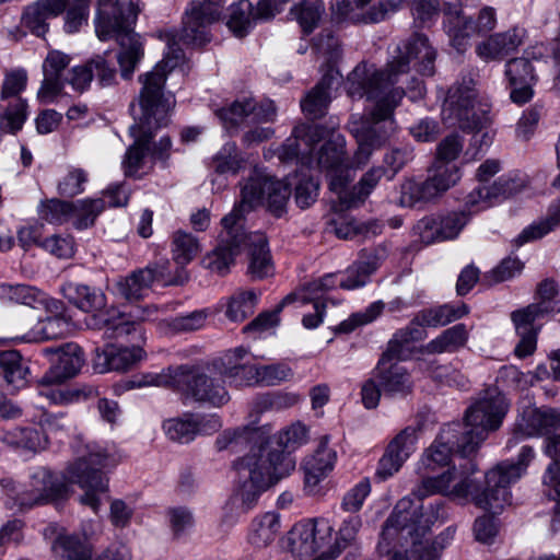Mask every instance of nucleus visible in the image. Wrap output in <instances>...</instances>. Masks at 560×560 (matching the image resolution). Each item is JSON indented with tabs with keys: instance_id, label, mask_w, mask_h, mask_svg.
<instances>
[{
	"instance_id": "1",
	"label": "nucleus",
	"mask_w": 560,
	"mask_h": 560,
	"mask_svg": "<svg viewBox=\"0 0 560 560\" xmlns=\"http://www.w3.org/2000/svg\"><path fill=\"white\" fill-rule=\"evenodd\" d=\"M460 425H445L436 440L428 447L418 465L421 482L412 490V495L400 499L393 513L385 522L382 530L384 540L395 538L411 540L413 546L421 544V538L436 522L445 516L442 502L423 506L421 500L432 494H443L453 498L470 497L476 506L493 514L501 512L511 502L510 486L516 482L534 457L529 446H523L516 463L502 462L487 471L483 482H476L464 472H458L455 466L446 471L430 476L436 469L447 466L453 453L468 457L474 453L462 451Z\"/></svg>"
},
{
	"instance_id": "2",
	"label": "nucleus",
	"mask_w": 560,
	"mask_h": 560,
	"mask_svg": "<svg viewBox=\"0 0 560 560\" xmlns=\"http://www.w3.org/2000/svg\"><path fill=\"white\" fill-rule=\"evenodd\" d=\"M395 52L384 69L360 62L347 78V93L351 98L366 97L375 102L368 115L353 117L349 122V131L358 139L359 154L363 159L396 131L394 110L406 93L402 88L394 86L400 75L411 68L422 75H432L435 71L436 51L423 34H412Z\"/></svg>"
},
{
	"instance_id": "3",
	"label": "nucleus",
	"mask_w": 560,
	"mask_h": 560,
	"mask_svg": "<svg viewBox=\"0 0 560 560\" xmlns=\"http://www.w3.org/2000/svg\"><path fill=\"white\" fill-rule=\"evenodd\" d=\"M73 452L75 457L63 475L47 467H37L22 483L2 478L0 486L5 495L4 504L11 510L26 511L57 503L67 500L72 494L70 483H77L83 490L79 502L97 513L101 498L108 491V479L102 470L116 465L117 460L107 450L94 443H84L81 439L73 445Z\"/></svg>"
},
{
	"instance_id": "4",
	"label": "nucleus",
	"mask_w": 560,
	"mask_h": 560,
	"mask_svg": "<svg viewBox=\"0 0 560 560\" xmlns=\"http://www.w3.org/2000/svg\"><path fill=\"white\" fill-rule=\"evenodd\" d=\"M260 428L245 425L223 431L215 441L219 451L237 453L249 448V453L235 462V489L231 504L246 513L257 503L260 494L295 468V460L272 447Z\"/></svg>"
},
{
	"instance_id": "5",
	"label": "nucleus",
	"mask_w": 560,
	"mask_h": 560,
	"mask_svg": "<svg viewBox=\"0 0 560 560\" xmlns=\"http://www.w3.org/2000/svg\"><path fill=\"white\" fill-rule=\"evenodd\" d=\"M184 61L178 47H168L162 61L151 70L139 75L141 89L138 97L130 104L133 124L129 132L133 143L128 148L122 166L125 174L132 176L140 171L150 158V141L155 131L168 124L170 113L175 106L174 95L165 90L167 74Z\"/></svg>"
},
{
	"instance_id": "6",
	"label": "nucleus",
	"mask_w": 560,
	"mask_h": 560,
	"mask_svg": "<svg viewBox=\"0 0 560 560\" xmlns=\"http://www.w3.org/2000/svg\"><path fill=\"white\" fill-rule=\"evenodd\" d=\"M289 185L265 174L250 176L242 188L240 203L222 219L225 233L219 245L203 258L205 267L220 276L226 275L241 253L238 230H242L244 215L266 203L273 215L281 217L291 194Z\"/></svg>"
},
{
	"instance_id": "7",
	"label": "nucleus",
	"mask_w": 560,
	"mask_h": 560,
	"mask_svg": "<svg viewBox=\"0 0 560 560\" xmlns=\"http://www.w3.org/2000/svg\"><path fill=\"white\" fill-rule=\"evenodd\" d=\"M322 136L323 129L318 126H298L294 128L292 136L279 148L278 156L282 162L298 160L302 165L316 166L319 170L332 173L330 188L342 199L341 194L347 184V179L342 177L343 171L351 166L365 164L372 153L363 159L360 156V148H358L353 162L350 163L345 152L346 140L343 136L332 135L328 141L320 143ZM355 140L358 139L355 138ZM357 144H359V141H357ZM380 148H374L371 152Z\"/></svg>"
},
{
	"instance_id": "8",
	"label": "nucleus",
	"mask_w": 560,
	"mask_h": 560,
	"mask_svg": "<svg viewBox=\"0 0 560 560\" xmlns=\"http://www.w3.org/2000/svg\"><path fill=\"white\" fill-rule=\"evenodd\" d=\"M221 370H200L197 366L183 364L170 366L156 374H144L128 382V387H171L195 401L221 408L226 405L231 396L222 380Z\"/></svg>"
},
{
	"instance_id": "9",
	"label": "nucleus",
	"mask_w": 560,
	"mask_h": 560,
	"mask_svg": "<svg viewBox=\"0 0 560 560\" xmlns=\"http://www.w3.org/2000/svg\"><path fill=\"white\" fill-rule=\"evenodd\" d=\"M138 2L130 0L126 13L118 0H97L96 35L101 40L115 38L119 43L118 62L125 79L131 75L142 56V45L131 28L139 12Z\"/></svg>"
},
{
	"instance_id": "10",
	"label": "nucleus",
	"mask_w": 560,
	"mask_h": 560,
	"mask_svg": "<svg viewBox=\"0 0 560 560\" xmlns=\"http://www.w3.org/2000/svg\"><path fill=\"white\" fill-rule=\"evenodd\" d=\"M490 104L477 89L471 74L462 75L447 91L442 117L450 126L479 132L490 122Z\"/></svg>"
},
{
	"instance_id": "11",
	"label": "nucleus",
	"mask_w": 560,
	"mask_h": 560,
	"mask_svg": "<svg viewBox=\"0 0 560 560\" xmlns=\"http://www.w3.org/2000/svg\"><path fill=\"white\" fill-rule=\"evenodd\" d=\"M509 405L497 387L487 388L466 410L465 422L460 425V444L465 453H476L490 431L500 428Z\"/></svg>"
},
{
	"instance_id": "12",
	"label": "nucleus",
	"mask_w": 560,
	"mask_h": 560,
	"mask_svg": "<svg viewBox=\"0 0 560 560\" xmlns=\"http://www.w3.org/2000/svg\"><path fill=\"white\" fill-rule=\"evenodd\" d=\"M497 11L493 7L481 8L474 19L466 15L460 9H452L451 4L444 9V31L450 44L457 50L464 51L475 35H485L497 26Z\"/></svg>"
},
{
	"instance_id": "13",
	"label": "nucleus",
	"mask_w": 560,
	"mask_h": 560,
	"mask_svg": "<svg viewBox=\"0 0 560 560\" xmlns=\"http://www.w3.org/2000/svg\"><path fill=\"white\" fill-rule=\"evenodd\" d=\"M224 4V0H191L183 15L179 40L191 46L208 43V28L221 19Z\"/></svg>"
},
{
	"instance_id": "14",
	"label": "nucleus",
	"mask_w": 560,
	"mask_h": 560,
	"mask_svg": "<svg viewBox=\"0 0 560 560\" xmlns=\"http://www.w3.org/2000/svg\"><path fill=\"white\" fill-rule=\"evenodd\" d=\"M276 114L277 109L271 101L258 104L254 97L247 95L236 97L231 104L215 112L225 129L236 128L246 118H250L253 122L272 121Z\"/></svg>"
},
{
	"instance_id": "15",
	"label": "nucleus",
	"mask_w": 560,
	"mask_h": 560,
	"mask_svg": "<svg viewBox=\"0 0 560 560\" xmlns=\"http://www.w3.org/2000/svg\"><path fill=\"white\" fill-rule=\"evenodd\" d=\"M168 265L170 261L164 259L121 277L115 284L117 294L127 301L145 298L152 284L165 278Z\"/></svg>"
},
{
	"instance_id": "16",
	"label": "nucleus",
	"mask_w": 560,
	"mask_h": 560,
	"mask_svg": "<svg viewBox=\"0 0 560 560\" xmlns=\"http://www.w3.org/2000/svg\"><path fill=\"white\" fill-rule=\"evenodd\" d=\"M420 425H408L401 430L388 444L378 462L376 476L385 480L396 474L415 451L417 433Z\"/></svg>"
},
{
	"instance_id": "17",
	"label": "nucleus",
	"mask_w": 560,
	"mask_h": 560,
	"mask_svg": "<svg viewBox=\"0 0 560 560\" xmlns=\"http://www.w3.org/2000/svg\"><path fill=\"white\" fill-rule=\"evenodd\" d=\"M504 77L511 88L513 103L523 105L534 97L533 85L538 80L535 65L525 58L513 57L504 65Z\"/></svg>"
},
{
	"instance_id": "18",
	"label": "nucleus",
	"mask_w": 560,
	"mask_h": 560,
	"mask_svg": "<svg viewBox=\"0 0 560 560\" xmlns=\"http://www.w3.org/2000/svg\"><path fill=\"white\" fill-rule=\"evenodd\" d=\"M398 346L399 340L397 338L389 342L387 351L383 354L376 368L377 377L385 394L408 395L413 387L408 371L398 363L386 366L390 358L400 355L397 349Z\"/></svg>"
},
{
	"instance_id": "19",
	"label": "nucleus",
	"mask_w": 560,
	"mask_h": 560,
	"mask_svg": "<svg viewBox=\"0 0 560 560\" xmlns=\"http://www.w3.org/2000/svg\"><path fill=\"white\" fill-rule=\"evenodd\" d=\"M241 252L248 250V273L254 280H261L273 275V262L268 248L267 238L262 233L247 234L242 224L238 230Z\"/></svg>"
},
{
	"instance_id": "20",
	"label": "nucleus",
	"mask_w": 560,
	"mask_h": 560,
	"mask_svg": "<svg viewBox=\"0 0 560 560\" xmlns=\"http://www.w3.org/2000/svg\"><path fill=\"white\" fill-rule=\"evenodd\" d=\"M94 75L102 86H107L114 82L116 71L103 56H96L84 65L73 67L65 81L75 92L83 93L89 89Z\"/></svg>"
},
{
	"instance_id": "21",
	"label": "nucleus",
	"mask_w": 560,
	"mask_h": 560,
	"mask_svg": "<svg viewBox=\"0 0 560 560\" xmlns=\"http://www.w3.org/2000/svg\"><path fill=\"white\" fill-rule=\"evenodd\" d=\"M56 353V361L38 381L42 386L61 384L73 377L83 365L82 350L78 345L68 343Z\"/></svg>"
},
{
	"instance_id": "22",
	"label": "nucleus",
	"mask_w": 560,
	"mask_h": 560,
	"mask_svg": "<svg viewBox=\"0 0 560 560\" xmlns=\"http://www.w3.org/2000/svg\"><path fill=\"white\" fill-rule=\"evenodd\" d=\"M144 352L140 347L117 348L108 345L103 349H96L92 365L97 373L110 371L122 372L131 369L142 360Z\"/></svg>"
},
{
	"instance_id": "23",
	"label": "nucleus",
	"mask_w": 560,
	"mask_h": 560,
	"mask_svg": "<svg viewBox=\"0 0 560 560\" xmlns=\"http://www.w3.org/2000/svg\"><path fill=\"white\" fill-rule=\"evenodd\" d=\"M341 79L338 70L329 68L301 102L302 110L312 119L322 117L327 110L331 91L339 86Z\"/></svg>"
},
{
	"instance_id": "24",
	"label": "nucleus",
	"mask_w": 560,
	"mask_h": 560,
	"mask_svg": "<svg viewBox=\"0 0 560 560\" xmlns=\"http://www.w3.org/2000/svg\"><path fill=\"white\" fill-rule=\"evenodd\" d=\"M387 254L385 245H380L373 249L361 250L359 260L348 268L346 278L339 281V285L347 290L363 287L368 282L369 277L387 257Z\"/></svg>"
},
{
	"instance_id": "25",
	"label": "nucleus",
	"mask_w": 560,
	"mask_h": 560,
	"mask_svg": "<svg viewBox=\"0 0 560 560\" xmlns=\"http://www.w3.org/2000/svg\"><path fill=\"white\" fill-rule=\"evenodd\" d=\"M336 452L328 446L327 438H323L313 455L305 458L303 464L305 487L310 493H315L316 486L334 468Z\"/></svg>"
},
{
	"instance_id": "26",
	"label": "nucleus",
	"mask_w": 560,
	"mask_h": 560,
	"mask_svg": "<svg viewBox=\"0 0 560 560\" xmlns=\"http://www.w3.org/2000/svg\"><path fill=\"white\" fill-rule=\"evenodd\" d=\"M0 298L33 310H45L48 313H58L61 308L59 301L49 299L44 292L28 285L2 284Z\"/></svg>"
},
{
	"instance_id": "27",
	"label": "nucleus",
	"mask_w": 560,
	"mask_h": 560,
	"mask_svg": "<svg viewBox=\"0 0 560 560\" xmlns=\"http://www.w3.org/2000/svg\"><path fill=\"white\" fill-rule=\"evenodd\" d=\"M402 5V0H382L371 7L365 13H355V3L350 0L337 1L334 5L336 13L341 18L349 19L353 23H378L397 12Z\"/></svg>"
},
{
	"instance_id": "28",
	"label": "nucleus",
	"mask_w": 560,
	"mask_h": 560,
	"mask_svg": "<svg viewBox=\"0 0 560 560\" xmlns=\"http://www.w3.org/2000/svg\"><path fill=\"white\" fill-rule=\"evenodd\" d=\"M538 312L540 311L536 306H526L511 314L515 330L521 338L515 347V354L518 358L528 357L536 350L537 328L534 324L537 320L535 316Z\"/></svg>"
},
{
	"instance_id": "29",
	"label": "nucleus",
	"mask_w": 560,
	"mask_h": 560,
	"mask_svg": "<svg viewBox=\"0 0 560 560\" xmlns=\"http://www.w3.org/2000/svg\"><path fill=\"white\" fill-rule=\"evenodd\" d=\"M63 296L74 306L86 313L102 315L106 305L105 294L97 289L79 283H67L62 288Z\"/></svg>"
},
{
	"instance_id": "30",
	"label": "nucleus",
	"mask_w": 560,
	"mask_h": 560,
	"mask_svg": "<svg viewBox=\"0 0 560 560\" xmlns=\"http://www.w3.org/2000/svg\"><path fill=\"white\" fill-rule=\"evenodd\" d=\"M0 441L10 447L24 448L32 452L44 450L48 443L44 432L34 428H14L4 431Z\"/></svg>"
},
{
	"instance_id": "31",
	"label": "nucleus",
	"mask_w": 560,
	"mask_h": 560,
	"mask_svg": "<svg viewBox=\"0 0 560 560\" xmlns=\"http://www.w3.org/2000/svg\"><path fill=\"white\" fill-rule=\"evenodd\" d=\"M62 310V307L60 308ZM58 313H50L46 318L36 317L37 324L28 332L22 336V340L26 342H39L49 339H57L65 336L68 329V323Z\"/></svg>"
},
{
	"instance_id": "32",
	"label": "nucleus",
	"mask_w": 560,
	"mask_h": 560,
	"mask_svg": "<svg viewBox=\"0 0 560 560\" xmlns=\"http://www.w3.org/2000/svg\"><path fill=\"white\" fill-rule=\"evenodd\" d=\"M443 195L441 188L429 176L423 182L407 180L401 186L400 203L413 207L419 202H429Z\"/></svg>"
},
{
	"instance_id": "33",
	"label": "nucleus",
	"mask_w": 560,
	"mask_h": 560,
	"mask_svg": "<svg viewBox=\"0 0 560 560\" xmlns=\"http://www.w3.org/2000/svg\"><path fill=\"white\" fill-rule=\"evenodd\" d=\"M88 326L93 329H103L106 338L114 339L135 331L137 322L131 317V314H117L110 317L93 315Z\"/></svg>"
},
{
	"instance_id": "34",
	"label": "nucleus",
	"mask_w": 560,
	"mask_h": 560,
	"mask_svg": "<svg viewBox=\"0 0 560 560\" xmlns=\"http://www.w3.org/2000/svg\"><path fill=\"white\" fill-rule=\"evenodd\" d=\"M361 526L362 521L359 515H350L345 518L339 526L336 536L332 537V540L329 542L328 549H325L320 557L332 559L338 557L342 550L355 541Z\"/></svg>"
},
{
	"instance_id": "35",
	"label": "nucleus",
	"mask_w": 560,
	"mask_h": 560,
	"mask_svg": "<svg viewBox=\"0 0 560 560\" xmlns=\"http://www.w3.org/2000/svg\"><path fill=\"white\" fill-rule=\"evenodd\" d=\"M27 374L28 366L18 351H0V377L9 385L15 389L24 387Z\"/></svg>"
},
{
	"instance_id": "36",
	"label": "nucleus",
	"mask_w": 560,
	"mask_h": 560,
	"mask_svg": "<svg viewBox=\"0 0 560 560\" xmlns=\"http://www.w3.org/2000/svg\"><path fill=\"white\" fill-rule=\"evenodd\" d=\"M468 312V307L464 303L458 305L444 304L420 312L416 320L421 326L439 327L462 318Z\"/></svg>"
},
{
	"instance_id": "37",
	"label": "nucleus",
	"mask_w": 560,
	"mask_h": 560,
	"mask_svg": "<svg viewBox=\"0 0 560 560\" xmlns=\"http://www.w3.org/2000/svg\"><path fill=\"white\" fill-rule=\"evenodd\" d=\"M279 530V515L275 512H267L254 520L248 540L257 548H265L275 541Z\"/></svg>"
},
{
	"instance_id": "38",
	"label": "nucleus",
	"mask_w": 560,
	"mask_h": 560,
	"mask_svg": "<svg viewBox=\"0 0 560 560\" xmlns=\"http://www.w3.org/2000/svg\"><path fill=\"white\" fill-rule=\"evenodd\" d=\"M290 13L303 33L310 34L319 25L325 14V4L322 0H303L293 5Z\"/></svg>"
},
{
	"instance_id": "39",
	"label": "nucleus",
	"mask_w": 560,
	"mask_h": 560,
	"mask_svg": "<svg viewBox=\"0 0 560 560\" xmlns=\"http://www.w3.org/2000/svg\"><path fill=\"white\" fill-rule=\"evenodd\" d=\"M527 176L521 172H515L499 177L488 186L494 205H499L522 192L527 187Z\"/></svg>"
},
{
	"instance_id": "40",
	"label": "nucleus",
	"mask_w": 560,
	"mask_h": 560,
	"mask_svg": "<svg viewBox=\"0 0 560 560\" xmlns=\"http://www.w3.org/2000/svg\"><path fill=\"white\" fill-rule=\"evenodd\" d=\"M558 225H560V200L550 206L545 219L534 222L529 226L525 228L515 238V243L517 246H521L527 242L539 240Z\"/></svg>"
},
{
	"instance_id": "41",
	"label": "nucleus",
	"mask_w": 560,
	"mask_h": 560,
	"mask_svg": "<svg viewBox=\"0 0 560 560\" xmlns=\"http://www.w3.org/2000/svg\"><path fill=\"white\" fill-rule=\"evenodd\" d=\"M469 332L464 324H457L444 330L433 339L428 349L434 353L451 352L464 347L468 340Z\"/></svg>"
},
{
	"instance_id": "42",
	"label": "nucleus",
	"mask_w": 560,
	"mask_h": 560,
	"mask_svg": "<svg viewBox=\"0 0 560 560\" xmlns=\"http://www.w3.org/2000/svg\"><path fill=\"white\" fill-rule=\"evenodd\" d=\"M201 250L198 240L190 233L178 230L172 237V254L179 266L189 264Z\"/></svg>"
},
{
	"instance_id": "43",
	"label": "nucleus",
	"mask_w": 560,
	"mask_h": 560,
	"mask_svg": "<svg viewBox=\"0 0 560 560\" xmlns=\"http://www.w3.org/2000/svg\"><path fill=\"white\" fill-rule=\"evenodd\" d=\"M255 20H262L257 14V7L254 9L248 0H240L231 7L228 25L237 37H243Z\"/></svg>"
},
{
	"instance_id": "44",
	"label": "nucleus",
	"mask_w": 560,
	"mask_h": 560,
	"mask_svg": "<svg viewBox=\"0 0 560 560\" xmlns=\"http://www.w3.org/2000/svg\"><path fill=\"white\" fill-rule=\"evenodd\" d=\"M257 303V293L253 290L235 292L229 300L225 312L226 317L235 323L245 320L254 313Z\"/></svg>"
},
{
	"instance_id": "45",
	"label": "nucleus",
	"mask_w": 560,
	"mask_h": 560,
	"mask_svg": "<svg viewBox=\"0 0 560 560\" xmlns=\"http://www.w3.org/2000/svg\"><path fill=\"white\" fill-rule=\"evenodd\" d=\"M58 560H91L92 551L79 538L59 535L52 546Z\"/></svg>"
},
{
	"instance_id": "46",
	"label": "nucleus",
	"mask_w": 560,
	"mask_h": 560,
	"mask_svg": "<svg viewBox=\"0 0 560 560\" xmlns=\"http://www.w3.org/2000/svg\"><path fill=\"white\" fill-rule=\"evenodd\" d=\"M39 395L46 397L51 404L67 405L96 396L97 392L91 385H78L69 388H47Z\"/></svg>"
},
{
	"instance_id": "47",
	"label": "nucleus",
	"mask_w": 560,
	"mask_h": 560,
	"mask_svg": "<svg viewBox=\"0 0 560 560\" xmlns=\"http://www.w3.org/2000/svg\"><path fill=\"white\" fill-rule=\"evenodd\" d=\"M298 300L305 302L310 300L305 294L302 293H289L282 301L277 305L272 312H264L259 314L254 320L244 327V332L249 331H262L268 328L276 326L279 322L278 314L282 308L289 304L295 303Z\"/></svg>"
},
{
	"instance_id": "48",
	"label": "nucleus",
	"mask_w": 560,
	"mask_h": 560,
	"mask_svg": "<svg viewBox=\"0 0 560 560\" xmlns=\"http://www.w3.org/2000/svg\"><path fill=\"white\" fill-rule=\"evenodd\" d=\"M74 202L59 199L42 201L38 207L39 217L48 223L61 224L73 219Z\"/></svg>"
},
{
	"instance_id": "49",
	"label": "nucleus",
	"mask_w": 560,
	"mask_h": 560,
	"mask_svg": "<svg viewBox=\"0 0 560 560\" xmlns=\"http://www.w3.org/2000/svg\"><path fill=\"white\" fill-rule=\"evenodd\" d=\"M221 374L238 387L259 386V365L223 363Z\"/></svg>"
},
{
	"instance_id": "50",
	"label": "nucleus",
	"mask_w": 560,
	"mask_h": 560,
	"mask_svg": "<svg viewBox=\"0 0 560 560\" xmlns=\"http://www.w3.org/2000/svg\"><path fill=\"white\" fill-rule=\"evenodd\" d=\"M104 210L102 199H82L74 202L73 225L79 229H86L94 224L97 215Z\"/></svg>"
},
{
	"instance_id": "51",
	"label": "nucleus",
	"mask_w": 560,
	"mask_h": 560,
	"mask_svg": "<svg viewBox=\"0 0 560 560\" xmlns=\"http://www.w3.org/2000/svg\"><path fill=\"white\" fill-rule=\"evenodd\" d=\"M528 425L532 428V431L528 434L537 433L548 435V440L549 438H552L550 434L560 427V413L551 409L532 410L528 418ZM555 435L556 434H553V436Z\"/></svg>"
},
{
	"instance_id": "52",
	"label": "nucleus",
	"mask_w": 560,
	"mask_h": 560,
	"mask_svg": "<svg viewBox=\"0 0 560 560\" xmlns=\"http://www.w3.org/2000/svg\"><path fill=\"white\" fill-rule=\"evenodd\" d=\"M26 102L18 98L9 107L0 110V132L19 131L26 119Z\"/></svg>"
},
{
	"instance_id": "53",
	"label": "nucleus",
	"mask_w": 560,
	"mask_h": 560,
	"mask_svg": "<svg viewBox=\"0 0 560 560\" xmlns=\"http://www.w3.org/2000/svg\"><path fill=\"white\" fill-rule=\"evenodd\" d=\"M242 158L234 142H226L213 156L212 167L218 174H235L242 165Z\"/></svg>"
},
{
	"instance_id": "54",
	"label": "nucleus",
	"mask_w": 560,
	"mask_h": 560,
	"mask_svg": "<svg viewBox=\"0 0 560 560\" xmlns=\"http://www.w3.org/2000/svg\"><path fill=\"white\" fill-rule=\"evenodd\" d=\"M546 453L555 462L546 470L544 485L552 489L560 497V435L548 439Z\"/></svg>"
},
{
	"instance_id": "55",
	"label": "nucleus",
	"mask_w": 560,
	"mask_h": 560,
	"mask_svg": "<svg viewBox=\"0 0 560 560\" xmlns=\"http://www.w3.org/2000/svg\"><path fill=\"white\" fill-rule=\"evenodd\" d=\"M194 415H184L182 418H173L164 421L165 434L173 441L187 443L195 438Z\"/></svg>"
},
{
	"instance_id": "56",
	"label": "nucleus",
	"mask_w": 560,
	"mask_h": 560,
	"mask_svg": "<svg viewBox=\"0 0 560 560\" xmlns=\"http://www.w3.org/2000/svg\"><path fill=\"white\" fill-rule=\"evenodd\" d=\"M493 36L504 59L525 44L527 31L521 26H513L506 31L494 33Z\"/></svg>"
},
{
	"instance_id": "57",
	"label": "nucleus",
	"mask_w": 560,
	"mask_h": 560,
	"mask_svg": "<svg viewBox=\"0 0 560 560\" xmlns=\"http://www.w3.org/2000/svg\"><path fill=\"white\" fill-rule=\"evenodd\" d=\"M385 172L382 167H372L366 172L357 186L353 187L352 197L347 199L345 192L341 194L342 201L349 206L354 205L357 201H362L366 198L372 189L377 185L380 179L384 176ZM346 191V189L343 190Z\"/></svg>"
},
{
	"instance_id": "58",
	"label": "nucleus",
	"mask_w": 560,
	"mask_h": 560,
	"mask_svg": "<svg viewBox=\"0 0 560 560\" xmlns=\"http://www.w3.org/2000/svg\"><path fill=\"white\" fill-rule=\"evenodd\" d=\"M537 293L539 301L528 305L536 306L540 311L535 316V319H540L560 308L558 306V302L555 300L558 290L556 283L552 280L542 281L538 287Z\"/></svg>"
},
{
	"instance_id": "59",
	"label": "nucleus",
	"mask_w": 560,
	"mask_h": 560,
	"mask_svg": "<svg viewBox=\"0 0 560 560\" xmlns=\"http://www.w3.org/2000/svg\"><path fill=\"white\" fill-rule=\"evenodd\" d=\"M208 315L207 310L194 311L187 315L174 317L165 325L172 332H190L203 327Z\"/></svg>"
},
{
	"instance_id": "60",
	"label": "nucleus",
	"mask_w": 560,
	"mask_h": 560,
	"mask_svg": "<svg viewBox=\"0 0 560 560\" xmlns=\"http://www.w3.org/2000/svg\"><path fill=\"white\" fill-rule=\"evenodd\" d=\"M295 177V201L300 208H308L317 198L319 184L306 174L296 175Z\"/></svg>"
},
{
	"instance_id": "61",
	"label": "nucleus",
	"mask_w": 560,
	"mask_h": 560,
	"mask_svg": "<svg viewBox=\"0 0 560 560\" xmlns=\"http://www.w3.org/2000/svg\"><path fill=\"white\" fill-rule=\"evenodd\" d=\"M306 441H307L306 427L300 422H296V423L291 424L290 427H288L287 429L282 430L279 433V436L277 440V445L282 447V450H280V452H283L285 455L291 457L289 453L284 452V450H288V451L294 450L295 447H299L302 444H304ZM272 447L275 448L273 445H272ZM276 450L279 451L278 447H276Z\"/></svg>"
},
{
	"instance_id": "62",
	"label": "nucleus",
	"mask_w": 560,
	"mask_h": 560,
	"mask_svg": "<svg viewBox=\"0 0 560 560\" xmlns=\"http://www.w3.org/2000/svg\"><path fill=\"white\" fill-rule=\"evenodd\" d=\"M469 221L466 211H453L439 215L440 232L443 241L455 238Z\"/></svg>"
},
{
	"instance_id": "63",
	"label": "nucleus",
	"mask_w": 560,
	"mask_h": 560,
	"mask_svg": "<svg viewBox=\"0 0 560 560\" xmlns=\"http://www.w3.org/2000/svg\"><path fill=\"white\" fill-rule=\"evenodd\" d=\"M465 209L468 210L467 213L469 217L472 213H478L480 211L487 210L494 205L493 199L491 197V191L488 185H479L474 188L464 199Z\"/></svg>"
},
{
	"instance_id": "64",
	"label": "nucleus",
	"mask_w": 560,
	"mask_h": 560,
	"mask_svg": "<svg viewBox=\"0 0 560 560\" xmlns=\"http://www.w3.org/2000/svg\"><path fill=\"white\" fill-rule=\"evenodd\" d=\"M384 306L382 301H377L372 303L364 311L352 314L348 319L340 323L339 331L350 332L358 326L372 323L382 313Z\"/></svg>"
}]
</instances>
